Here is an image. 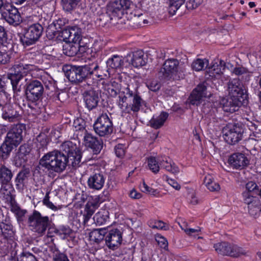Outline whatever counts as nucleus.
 Returning <instances> with one entry per match:
<instances>
[{
	"label": "nucleus",
	"instance_id": "26",
	"mask_svg": "<svg viewBox=\"0 0 261 261\" xmlns=\"http://www.w3.org/2000/svg\"><path fill=\"white\" fill-rule=\"evenodd\" d=\"M246 204L248 205V213L250 215L255 216L260 212V203L257 197L253 196L251 198L247 197L246 198Z\"/></svg>",
	"mask_w": 261,
	"mask_h": 261
},
{
	"label": "nucleus",
	"instance_id": "41",
	"mask_svg": "<svg viewBox=\"0 0 261 261\" xmlns=\"http://www.w3.org/2000/svg\"><path fill=\"white\" fill-rule=\"evenodd\" d=\"M0 51L1 52H4V53H7L9 55V57H11L12 54L15 51L14 47L16 45L12 42L9 41H8L6 40L4 42H0Z\"/></svg>",
	"mask_w": 261,
	"mask_h": 261
},
{
	"label": "nucleus",
	"instance_id": "17",
	"mask_svg": "<svg viewBox=\"0 0 261 261\" xmlns=\"http://www.w3.org/2000/svg\"><path fill=\"white\" fill-rule=\"evenodd\" d=\"M122 241V232L121 230L115 228L106 231L105 239L107 247L113 250L118 248Z\"/></svg>",
	"mask_w": 261,
	"mask_h": 261
},
{
	"label": "nucleus",
	"instance_id": "62",
	"mask_svg": "<svg viewBox=\"0 0 261 261\" xmlns=\"http://www.w3.org/2000/svg\"><path fill=\"white\" fill-rule=\"evenodd\" d=\"M115 152L117 156L122 158L125 154L124 146L122 144H118L115 147Z\"/></svg>",
	"mask_w": 261,
	"mask_h": 261
},
{
	"label": "nucleus",
	"instance_id": "29",
	"mask_svg": "<svg viewBox=\"0 0 261 261\" xmlns=\"http://www.w3.org/2000/svg\"><path fill=\"white\" fill-rule=\"evenodd\" d=\"M10 203L11 211L16 216L17 221L19 222H23L27 211L21 209L12 197H11Z\"/></svg>",
	"mask_w": 261,
	"mask_h": 261
},
{
	"label": "nucleus",
	"instance_id": "36",
	"mask_svg": "<svg viewBox=\"0 0 261 261\" xmlns=\"http://www.w3.org/2000/svg\"><path fill=\"white\" fill-rule=\"evenodd\" d=\"M15 148L4 141L0 146V160L4 161L7 160Z\"/></svg>",
	"mask_w": 261,
	"mask_h": 261
},
{
	"label": "nucleus",
	"instance_id": "44",
	"mask_svg": "<svg viewBox=\"0 0 261 261\" xmlns=\"http://www.w3.org/2000/svg\"><path fill=\"white\" fill-rule=\"evenodd\" d=\"M118 84L114 81L109 82L105 85V90L107 91L108 93L111 97H115L118 94Z\"/></svg>",
	"mask_w": 261,
	"mask_h": 261
},
{
	"label": "nucleus",
	"instance_id": "56",
	"mask_svg": "<svg viewBox=\"0 0 261 261\" xmlns=\"http://www.w3.org/2000/svg\"><path fill=\"white\" fill-rule=\"evenodd\" d=\"M71 30H74V32L78 33L79 35V36H75V35H76L77 33H75V35L73 34H71V38L70 39V42L75 43L77 41H79L80 40H81V38L82 37V34H81V29L79 28L77 26H73L71 27Z\"/></svg>",
	"mask_w": 261,
	"mask_h": 261
},
{
	"label": "nucleus",
	"instance_id": "13",
	"mask_svg": "<svg viewBox=\"0 0 261 261\" xmlns=\"http://www.w3.org/2000/svg\"><path fill=\"white\" fill-rule=\"evenodd\" d=\"M214 247L216 251L222 255L237 257L243 253V249L242 248L237 245H231L227 242L215 244Z\"/></svg>",
	"mask_w": 261,
	"mask_h": 261
},
{
	"label": "nucleus",
	"instance_id": "46",
	"mask_svg": "<svg viewBox=\"0 0 261 261\" xmlns=\"http://www.w3.org/2000/svg\"><path fill=\"white\" fill-rule=\"evenodd\" d=\"M208 61L206 59H197L192 64V67L195 71H200L204 69L205 67L208 66Z\"/></svg>",
	"mask_w": 261,
	"mask_h": 261
},
{
	"label": "nucleus",
	"instance_id": "25",
	"mask_svg": "<svg viewBox=\"0 0 261 261\" xmlns=\"http://www.w3.org/2000/svg\"><path fill=\"white\" fill-rule=\"evenodd\" d=\"M62 20L58 19L56 22H54V26L56 30L59 32V36L62 39V40L66 43L69 42L71 38V34L72 33L75 35V33H76V32H74L75 31L74 30H71V27L68 29H62ZM76 36H79L77 33Z\"/></svg>",
	"mask_w": 261,
	"mask_h": 261
},
{
	"label": "nucleus",
	"instance_id": "16",
	"mask_svg": "<svg viewBox=\"0 0 261 261\" xmlns=\"http://www.w3.org/2000/svg\"><path fill=\"white\" fill-rule=\"evenodd\" d=\"M33 65L24 62L23 59L15 62L14 65L11 69V72L7 74V77H13L18 79H23L29 71L33 69Z\"/></svg>",
	"mask_w": 261,
	"mask_h": 261
},
{
	"label": "nucleus",
	"instance_id": "18",
	"mask_svg": "<svg viewBox=\"0 0 261 261\" xmlns=\"http://www.w3.org/2000/svg\"><path fill=\"white\" fill-rule=\"evenodd\" d=\"M1 110L2 118L9 122L16 121L21 117L20 109L15 105L6 103L4 105Z\"/></svg>",
	"mask_w": 261,
	"mask_h": 261
},
{
	"label": "nucleus",
	"instance_id": "52",
	"mask_svg": "<svg viewBox=\"0 0 261 261\" xmlns=\"http://www.w3.org/2000/svg\"><path fill=\"white\" fill-rule=\"evenodd\" d=\"M95 210V208L92 207L87 203L86 204L85 213L83 215L84 223H87L89 220L91 216L94 213Z\"/></svg>",
	"mask_w": 261,
	"mask_h": 261
},
{
	"label": "nucleus",
	"instance_id": "55",
	"mask_svg": "<svg viewBox=\"0 0 261 261\" xmlns=\"http://www.w3.org/2000/svg\"><path fill=\"white\" fill-rule=\"evenodd\" d=\"M102 202V197L100 195L92 197L90 200H89L87 203L93 207L97 209L99 204Z\"/></svg>",
	"mask_w": 261,
	"mask_h": 261
},
{
	"label": "nucleus",
	"instance_id": "19",
	"mask_svg": "<svg viewBox=\"0 0 261 261\" xmlns=\"http://www.w3.org/2000/svg\"><path fill=\"white\" fill-rule=\"evenodd\" d=\"M244 102L243 99L240 100L229 94L228 96L221 98L220 105L224 111L232 113L238 111V107L242 106Z\"/></svg>",
	"mask_w": 261,
	"mask_h": 261
},
{
	"label": "nucleus",
	"instance_id": "6",
	"mask_svg": "<svg viewBox=\"0 0 261 261\" xmlns=\"http://www.w3.org/2000/svg\"><path fill=\"white\" fill-rule=\"evenodd\" d=\"M92 69L90 68L89 64L82 66L72 65L65 72V75L72 84L78 85L83 82L87 84L88 80L91 78Z\"/></svg>",
	"mask_w": 261,
	"mask_h": 261
},
{
	"label": "nucleus",
	"instance_id": "54",
	"mask_svg": "<svg viewBox=\"0 0 261 261\" xmlns=\"http://www.w3.org/2000/svg\"><path fill=\"white\" fill-rule=\"evenodd\" d=\"M80 0H62L63 7L65 10L70 11L73 10Z\"/></svg>",
	"mask_w": 261,
	"mask_h": 261
},
{
	"label": "nucleus",
	"instance_id": "49",
	"mask_svg": "<svg viewBox=\"0 0 261 261\" xmlns=\"http://www.w3.org/2000/svg\"><path fill=\"white\" fill-rule=\"evenodd\" d=\"M50 98L54 101H60L61 102H64L68 98V94L64 91L59 92L58 90L55 91V93L50 96Z\"/></svg>",
	"mask_w": 261,
	"mask_h": 261
},
{
	"label": "nucleus",
	"instance_id": "47",
	"mask_svg": "<svg viewBox=\"0 0 261 261\" xmlns=\"http://www.w3.org/2000/svg\"><path fill=\"white\" fill-rule=\"evenodd\" d=\"M86 123L85 121L82 118H77L74 120L73 123V126L74 127L76 132H82L84 135L85 134V132H88L86 128Z\"/></svg>",
	"mask_w": 261,
	"mask_h": 261
},
{
	"label": "nucleus",
	"instance_id": "57",
	"mask_svg": "<svg viewBox=\"0 0 261 261\" xmlns=\"http://www.w3.org/2000/svg\"><path fill=\"white\" fill-rule=\"evenodd\" d=\"M202 0H185L186 7L188 10H193L197 8Z\"/></svg>",
	"mask_w": 261,
	"mask_h": 261
},
{
	"label": "nucleus",
	"instance_id": "32",
	"mask_svg": "<svg viewBox=\"0 0 261 261\" xmlns=\"http://www.w3.org/2000/svg\"><path fill=\"white\" fill-rule=\"evenodd\" d=\"M144 56V52L141 50L134 52L131 60L132 65L136 68L145 65L147 63V59Z\"/></svg>",
	"mask_w": 261,
	"mask_h": 261
},
{
	"label": "nucleus",
	"instance_id": "53",
	"mask_svg": "<svg viewBox=\"0 0 261 261\" xmlns=\"http://www.w3.org/2000/svg\"><path fill=\"white\" fill-rule=\"evenodd\" d=\"M202 97L196 90H193L189 98V100L190 104L197 106L200 103Z\"/></svg>",
	"mask_w": 261,
	"mask_h": 261
},
{
	"label": "nucleus",
	"instance_id": "38",
	"mask_svg": "<svg viewBox=\"0 0 261 261\" xmlns=\"http://www.w3.org/2000/svg\"><path fill=\"white\" fill-rule=\"evenodd\" d=\"M49 142V139L44 134H40L36 137V144L38 150L39 151H44L47 148V146Z\"/></svg>",
	"mask_w": 261,
	"mask_h": 261
},
{
	"label": "nucleus",
	"instance_id": "35",
	"mask_svg": "<svg viewBox=\"0 0 261 261\" xmlns=\"http://www.w3.org/2000/svg\"><path fill=\"white\" fill-rule=\"evenodd\" d=\"M106 236V229L105 228L94 229L89 233V238L91 241L99 244L104 239L105 240Z\"/></svg>",
	"mask_w": 261,
	"mask_h": 261
},
{
	"label": "nucleus",
	"instance_id": "14",
	"mask_svg": "<svg viewBox=\"0 0 261 261\" xmlns=\"http://www.w3.org/2000/svg\"><path fill=\"white\" fill-rule=\"evenodd\" d=\"M25 128L23 124L14 125L7 133L4 141L16 148L22 140V133Z\"/></svg>",
	"mask_w": 261,
	"mask_h": 261
},
{
	"label": "nucleus",
	"instance_id": "42",
	"mask_svg": "<svg viewBox=\"0 0 261 261\" xmlns=\"http://www.w3.org/2000/svg\"><path fill=\"white\" fill-rule=\"evenodd\" d=\"M109 212L103 211L97 213L94 216L93 219L97 225H101L105 224L108 220Z\"/></svg>",
	"mask_w": 261,
	"mask_h": 261
},
{
	"label": "nucleus",
	"instance_id": "59",
	"mask_svg": "<svg viewBox=\"0 0 261 261\" xmlns=\"http://www.w3.org/2000/svg\"><path fill=\"white\" fill-rule=\"evenodd\" d=\"M75 45L77 46L78 49L77 52L80 53V54H82L85 52H86L87 49H89L87 43H84L82 39L80 40L79 41H77L75 43Z\"/></svg>",
	"mask_w": 261,
	"mask_h": 261
},
{
	"label": "nucleus",
	"instance_id": "10",
	"mask_svg": "<svg viewBox=\"0 0 261 261\" xmlns=\"http://www.w3.org/2000/svg\"><path fill=\"white\" fill-rule=\"evenodd\" d=\"M93 128L97 135L100 137H107L113 131L112 121L107 114H102L95 121Z\"/></svg>",
	"mask_w": 261,
	"mask_h": 261
},
{
	"label": "nucleus",
	"instance_id": "30",
	"mask_svg": "<svg viewBox=\"0 0 261 261\" xmlns=\"http://www.w3.org/2000/svg\"><path fill=\"white\" fill-rule=\"evenodd\" d=\"M123 59L122 56L115 55L109 58L106 62L107 68L111 70L117 69L121 68L123 65Z\"/></svg>",
	"mask_w": 261,
	"mask_h": 261
},
{
	"label": "nucleus",
	"instance_id": "3",
	"mask_svg": "<svg viewBox=\"0 0 261 261\" xmlns=\"http://www.w3.org/2000/svg\"><path fill=\"white\" fill-rule=\"evenodd\" d=\"M185 71V66L180 64L177 59L171 58L165 61L158 74L163 80H180L184 78Z\"/></svg>",
	"mask_w": 261,
	"mask_h": 261
},
{
	"label": "nucleus",
	"instance_id": "4",
	"mask_svg": "<svg viewBox=\"0 0 261 261\" xmlns=\"http://www.w3.org/2000/svg\"><path fill=\"white\" fill-rule=\"evenodd\" d=\"M24 90L28 107L32 110H35L43 97V83L38 80H30L24 85Z\"/></svg>",
	"mask_w": 261,
	"mask_h": 261
},
{
	"label": "nucleus",
	"instance_id": "33",
	"mask_svg": "<svg viewBox=\"0 0 261 261\" xmlns=\"http://www.w3.org/2000/svg\"><path fill=\"white\" fill-rule=\"evenodd\" d=\"M50 251L53 254V261H70L65 252H61L55 244L49 246Z\"/></svg>",
	"mask_w": 261,
	"mask_h": 261
},
{
	"label": "nucleus",
	"instance_id": "8",
	"mask_svg": "<svg viewBox=\"0 0 261 261\" xmlns=\"http://www.w3.org/2000/svg\"><path fill=\"white\" fill-rule=\"evenodd\" d=\"M60 150L64 152L65 155L68 156L71 166L76 168L80 166L82 153L75 143L70 141H65L61 145Z\"/></svg>",
	"mask_w": 261,
	"mask_h": 261
},
{
	"label": "nucleus",
	"instance_id": "40",
	"mask_svg": "<svg viewBox=\"0 0 261 261\" xmlns=\"http://www.w3.org/2000/svg\"><path fill=\"white\" fill-rule=\"evenodd\" d=\"M30 172L29 169L25 168L20 171L17 174L15 181L16 186H23L30 175Z\"/></svg>",
	"mask_w": 261,
	"mask_h": 261
},
{
	"label": "nucleus",
	"instance_id": "58",
	"mask_svg": "<svg viewBox=\"0 0 261 261\" xmlns=\"http://www.w3.org/2000/svg\"><path fill=\"white\" fill-rule=\"evenodd\" d=\"M140 189L143 192L148 193L152 195L155 196L158 193L157 190L149 187L144 181L143 182L142 185H140Z\"/></svg>",
	"mask_w": 261,
	"mask_h": 261
},
{
	"label": "nucleus",
	"instance_id": "39",
	"mask_svg": "<svg viewBox=\"0 0 261 261\" xmlns=\"http://www.w3.org/2000/svg\"><path fill=\"white\" fill-rule=\"evenodd\" d=\"M77 48L75 43L71 42L66 43L63 46V54L69 57H73L78 53Z\"/></svg>",
	"mask_w": 261,
	"mask_h": 261
},
{
	"label": "nucleus",
	"instance_id": "11",
	"mask_svg": "<svg viewBox=\"0 0 261 261\" xmlns=\"http://www.w3.org/2000/svg\"><path fill=\"white\" fill-rule=\"evenodd\" d=\"M132 2L129 0H116L109 3L107 7V14L110 16L121 18L124 11L128 10Z\"/></svg>",
	"mask_w": 261,
	"mask_h": 261
},
{
	"label": "nucleus",
	"instance_id": "48",
	"mask_svg": "<svg viewBox=\"0 0 261 261\" xmlns=\"http://www.w3.org/2000/svg\"><path fill=\"white\" fill-rule=\"evenodd\" d=\"M55 232L60 236L63 235L62 238L65 239L72 233V230L69 226L62 225L56 229Z\"/></svg>",
	"mask_w": 261,
	"mask_h": 261
},
{
	"label": "nucleus",
	"instance_id": "7",
	"mask_svg": "<svg viewBox=\"0 0 261 261\" xmlns=\"http://www.w3.org/2000/svg\"><path fill=\"white\" fill-rule=\"evenodd\" d=\"M43 32V27L39 23H33L24 29V33L20 36V41L24 47L35 44Z\"/></svg>",
	"mask_w": 261,
	"mask_h": 261
},
{
	"label": "nucleus",
	"instance_id": "51",
	"mask_svg": "<svg viewBox=\"0 0 261 261\" xmlns=\"http://www.w3.org/2000/svg\"><path fill=\"white\" fill-rule=\"evenodd\" d=\"M28 160V156L17 152L14 159L15 165L16 167L24 166Z\"/></svg>",
	"mask_w": 261,
	"mask_h": 261
},
{
	"label": "nucleus",
	"instance_id": "45",
	"mask_svg": "<svg viewBox=\"0 0 261 261\" xmlns=\"http://www.w3.org/2000/svg\"><path fill=\"white\" fill-rule=\"evenodd\" d=\"M185 2V0H169V13L172 15H174Z\"/></svg>",
	"mask_w": 261,
	"mask_h": 261
},
{
	"label": "nucleus",
	"instance_id": "43",
	"mask_svg": "<svg viewBox=\"0 0 261 261\" xmlns=\"http://www.w3.org/2000/svg\"><path fill=\"white\" fill-rule=\"evenodd\" d=\"M8 79L11 81L12 89L15 94H18L24 89V86L21 83L22 79L13 77H8Z\"/></svg>",
	"mask_w": 261,
	"mask_h": 261
},
{
	"label": "nucleus",
	"instance_id": "64",
	"mask_svg": "<svg viewBox=\"0 0 261 261\" xmlns=\"http://www.w3.org/2000/svg\"><path fill=\"white\" fill-rule=\"evenodd\" d=\"M193 90H196V92L199 94L201 95L202 97H206V86L203 84H199L197 87L194 89Z\"/></svg>",
	"mask_w": 261,
	"mask_h": 261
},
{
	"label": "nucleus",
	"instance_id": "31",
	"mask_svg": "<svg viewBox=\"0 0 261 261\" xmlns=\"http://www.w3.org/2000/svg\"><path fill=\"white\" fill-rule=\"evenodd\" d=\"M89 65L90 68L93 69L91 76L95 75L97 78L103 79L110 74L111 71L108 68H103L102 67H100L97 63H92Z\"/></svg>",
	"mask_w": 261,
	"mask_h": 261
},
{
	"label": "nucleus",
	"instance_id": "2",
	"mask_svg": "<svg viewBox=\"0 0 261 261\" xmlns=\"http://www.w3.org/2000/svg\"><path fill=\"white\" fill-rule=\"evenodd\" d=\"M69 160L64 152L55 149L45 154L43 156L42 164L48 168V171L61 173L66 169L67 166L70 165Z\"/></svg>",
	"mask_w": 261,
	"mask_h": 261
},
{
	"label": "nucleus",
	"instance_id": "21",
	"mask_svg": "<svg viewBox=\"0 0 261 261\" xmlns=\"http://www.w3.org/2000/svg\"><path fill=\"white\" fill-rule=\"evenodd\" d=\"M84 142L85 146L91 148L94 154H98L103 147L102 140L88 132H85Z\"/></svg>",
	"mask_w": 261,
	"mask_h": 261
},
{
	"label": "nucleus",
	"instance_id": "9",
	"mask_svg": "<svg viewBox=\"0 0 261 261\" xmlns=\"http://www.w3.org/2000/svg\"><path fill=\"white\" fill-rule=\"evenodd\" d=\"M83 87L85 90L83 96L86 106L88 110H92L98 105L100 97V90L91 87L89 83L84 84Z\"/></svg>",
	"mask_w": 261,
	"mask_h": 261
},
{
	"label": "nucleus",
	"instance_id": "12",
	"mask_svg": "<svg viewBox=\"0 0 261 261\" xmlns=\"http://www.w3.org/2000/svg\"><path fill=\"white\" fill-rule=\"evenodd\" d=\"M222 133L225 141L229 144H234L242 139L244 129L237 124H228L223 127Z\"/></svg>",
	"mask_w": 261,
	"mask_h": 261
},
{
	"label": "nucleus",
	"instance_id": "15",
	"mask_svg": "<svg viewBox=\"0 0 261 261\" xmlns=\"http://www.w3.org/2000/svg\"><path fill=\"white\" fill-rule=\"evenodd\" d=\"M1 14L2 18L10 24L17 25L21 21V16L18 9L10 3H5Z\"/></svg>",
	"mask_w": 261,
	"mask_h": 261
},
{
	"label": "nucleus",
	"instance_id": "61",
	"mask_svg": "<svg viewBox=\"0 0 261 261\" xmlns=\"http://www.w3.org/2000/svg\"><path fill=\"white\" fill-rule=\"evenodd\" d=\"M49 191L47 192L45 196V197L43 200V203L45 205L47 206L48 208L53 210L56 211L57 210V207L51 202L49 201Z\"/></svg>",
	"mask_w": 261,
	"mask_h": 261
},
{
	"label": "nucleus",
	"instance_id": "20",
	"mask_svg": "<svg viewBox=\"0 0 261 261\" xmlns=\"http://www.w3.org/2000/svg\"><path fill=\"white\" fill-rule=\"evenodd\" d=\"M13 173L11 169L4 164L0 165V190L5 193L7 188L12 186V179Z\"/></svg>",
	"mask_w": 261,
	"mask_h": 261
},
{
	"label": "nucleus",
	"instance_id": "1",
	"mask_svg": "<svg viewBox=\"0 0 261 261\" xmlns=\"http://www.w3.org/2000/svg\"><path fill=\"white\" fill-rule=\"evenodd\" d=\"M118 98L119 107L127 113H130L132 111L138 112L146 104L137 90H131L129 87L125 89V92L119 93Z\"/></svg>",
	"mask_w": 261,
	"mask_h": 261
},
{
	"label": "nucleus",
	"instance_id": "23",
	"mask_svg": "<svg viewBox=\"0 0 261 261\" xmlns=\"http://www.w3.org/2000/svg\"><path fill=\"white\" fill-rule=\"evenodd\" d=\"M106 176L102 172H97L90 175L88 179V186L90 189L99 190L102 188L105 182Z\"/></svg>",
	"mask_w": 261,
	"mask_h": 261
},
{
	"label": "nucleus",
	"instance_id": "34",
	"mask_svg": "<svg viewBox=\"0 0 261 261\" xmlns=\"http://www.w3.org/2000/svg\"><path fill=\"white\" fill-rule=\"evenodd\" d=\"M169 116V114L166 112H162L156 118H152L149 123L150 126L155 129L161 127Z\"/></svg>",
	"mask_w": 261,
	"mask_h": 261
},
{
	"label": "nucleus",
	"instance_id": "27",
	"mask_svg": "<svg viewBox=\"0 0 261 261\" xmlns=\"http://www.w3.org/2000/svg\"><path fill=\"white\" fill-rule=\"evenodd\" d=\"M228 163L234 168L243 170L245 166V155L242 153H236L228 159Z\"/></svg>",
	"mask_w": 261,
	"mask_h": 261
},
{
	"label": "nucleus",
	"instance_id": "50",
	"mask_svg": "<svg viewBox=\"0 0 261 261\" xmlns=\"http://www.w3.org/2000/svg\"><path fill=\"white\" fill-rule=\"evenodd\" d=\"M159 160L156 161L155 157H150L148 159V166L150 169L154 173H157L160 169Z\"/></svg>",
	"mask_w": 261,
	"mask_h": 261
},
{
	"label": "nucleus",
	"instance_id": "60",
	"mask_svg": "<svg viewBox=\"0 0 261 261\" xmlns=\"http://www.w3.org/2000/svg\"><path fill=\"white\" fill-rule=\"evenodd\" d=\"M246 189L248 192H252L253 193L257 194L258 186L253 181H250L246 184Z\"/></svg>",
	"mask_w": 261,
	"mask_h": 261
},
{
	"label": "nucleus",
	"instance_id": "22",
	"mask_svg": "<svg viewBox=\"0 0 261 261\" xmlns=\"http://www.w3.org/2000/svg\"><path fill=\"white\" fill-rule=\"evenodd\" d=\"M244 83L239 79H234L228 83V90L229 95L233 97L238 98V99L245 101L243 97L244 93Z\"/></svg>",
	"mask_w": 261,
	"mask_h": 261
},
{
	"label": "nucleus",
	"instance_id": "37",
	"mask_svg": "<svg viewBox=\"0 0 261 261\" xmlns=\"http://www.w3.org/2000/svg\"><path fill=\"white\" fill-rule=\"evenodd\" d=\"M160 165L162 168L172 173L179 172V168L176 166L174 163L172 164L169 158L164 157L162 160H159Z\"/></svg>",
	"mask_w": 261,
	"mask_h": 261
},
{
	"label": "nucleus",
	"instance_id": "28",
	"mask_svg": "<svg viewBox=\"0 0 261 261\" xmlns=\"http://www.w3.org/2000/svg\"><path fill=\"white\" fill-rule=\"evenodd\" d=\"M246 126L248 128V130L246 129V134H248L250 137H251L252 134L255 137H259V135L261 133V124L258 121L249 120V118H246Z\"/></svg>",
	"mask_w": 261,
	"mask_h": 261
},
{
	"label": "nucleus",
	"instance_id": "63",
	"mask_svg": "<svg viewBox=\"0 0 261 261\" xmlns=\"http://www.w3.org/2000/svg\"><path fill=\"white\" fill-rule=\"evenodd\" d=\"M31 150V148L29 145L27 144H24L20 145L18 152L28 156L30 154Z\"/></svg>",
	"mask_w": 261,
	"mask_h": 261
},
{
	"label": "nucleus",
	"instance_id": "24",
	"mask_svg": "<svg viewBox=\"0 0 261 261\" xmlns=\"http://www.w3.org/2000/svg\"><path fill=\"white\" fill-rule=\"evenodd\" d=\"M14 236L13 226L9 218L6 217L0 222V237L6 240H12Z\"/></svg>",
	"mask_w": 261,
	"mask_h": 261
},
{
	"label": "nucleus",
	"instance_id": "5",
	"mask_svg": "<svg viewBox=\"0 0 261 261\" xmlns=\"http://www.w3.org/2000/svg\"><path fill=\"white\" fill-rule=\"evenodd\" d=\"M28 224L32 231L42 237L47 229L51 228L52 220L48 216H44L39 211L34 210L29 216Z\"/></svg>",
	"mask_w": 261,
	"mask_h": 261
}]
</instances>
